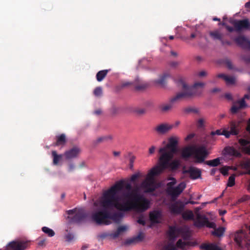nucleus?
<instances>
[{"label": "nucleus", "instance_id": "393cba45", "mask_svg": "<svg viewBox=\"0 0 250 250\" xmlns=\"http://www.w3.org/2000/svg\"><path fill=\"white\" fill-rule=\"evenodd\" d=\"M225 151L228 154L234 157H239L241 155L240 152L231 147H226L225 148Z\"/></svg>", "mask_w": 250, "mask_h": 250}, {"label": "nucleus", "instance_id": "13d9d810", "mask_svg": "<svg viewBox=\"0 0 250 250\" xmlns=\"http://www.w3.org/2000/svg\"><path fill=\"white\" fill-rule=\"evenodd\" d=\"M198 123L200 125H202L204 123V120L203 119H200L199 120H198Z\"/></svg>", "mask_w": 250, "mask_h": 250}, {"label": "nucleus", "instance_id": "37998d69", "mask_svg": "<svg viewBox=\"0 0 250 250\" xmlns=\"http://www.w3.org/2000/svg\"><path fill=\"white\" fill-rule=\"evenodd\" d=\"M137 222L140 224L145 225V220L144 216H140L137 220Z\"/></svg>", "mask_w": 250, "mask_h": 250}, {"label": "nucleus", "instance_id": "864d4df0", "mask_svg": "<svg viewBox=\"0 0 250 250\" xmlns=\"http://www.w3.org/2000/svg\"><path fill=\"white\" fill-rule=\"evenodd\" d=\"M250 98V95L249 94H246V95H245L243 98H242V99H244V100H245V99H249Z\"/></svg>", "mask_w": 250, "mask_h": 250}, {"label": "nucleus", "instance_id": "bb28decb", "mask_svg": "<svg viewBox=\"0 0 250 250\" xmlns=\"http://www.w3.org/2000/svg\"><path fill=\"white\" fill-rule=\"evenodd\" d=\"M66 142L65 135L62 134L57 137V141L55 144V146H63Z\"/></svg>", "mask_w": 250, "mask_h": 250}, {"label": "nucleus", "instance_id": "b1692460", "mask_svg": "<svg viewBox=\"0 0 250 250\" xmlns=\"http://www.w3.org/2000/svg\"><path fill=\"white\" fill-rule=\"evenodd\" d=\"M148 86L147 83L143 82L140 79H137L135 83H134V86L136 89L140 90H143L146 88Z\"/></svg>", "mask_w": 250, "mask_h": 250}, {"label": "nucleus", "instance_id": "6e6552de", "mask_svg": "<svg viewBox=\"0 0 250 250\" xmlns=\"http://www.w3.org/2000/svg\"><path fill=\"white\" fill-rule=\"evenodd\" d=\"M69 215L68 217L72 222L79 223L81 222L85 217L84 211L82 208H74L67 211Z\"/></svg>", "mask_w": 250, "mask_h": 250}, {"label": "nucleus", "instance_id": "a878e982", "mask_svg": "<svg viewBox=\"0 0 250 250\" xmlns=\"http://www.w3.org/2000/svg\"><path fill=\"white\" fill-rule=\"evenodd\" d=\"M201 247L205 250H222L218 246L213 243L203 244Z\"/></svg>", "mask_w": 250, "mask_h": 250}, {"label": "nucleus", "instance_id": "ea45409f", "mask_svg": "<svg viewBox=\"0 0 250 250\" xmlns=\"http://www.w3.org/2000/svg\"><path fill=\"white\" fill-rule=\"evenodd\" d=\"M134 111L136 113L141 115L146 113V110L145 108H136L134 109Z\"/></svg>", "mask_w": 250, "mask_h": 250}, {"label": "nucleus", "instance_id": "680f3d73", "mask_svg": "<svg viewBox=\"0 0 250 250\" xmlns=\"http://www.w3.org/2000/svg\"><path fill=\"white\" fill-rule=\"evenodd\" d=\"M226 97L228 98V99H231V95L230 94H226Z\"/></svg>", "mask_w": 250, "mask_h": 250}, {"label": "nucleus", "instance_id": "69168bd1", "mask_svg": "<svg viewBox=\"0 0 250 250\" xmlns=\"http://www.w3.org/2000/svg\"><path fill=\"white\" fill-rule=\"evenodd\" d=\"M87 248H88V246L87 245H84L82 246V250H85Z\"/></svg>", "mask_w": 250, "mask_h": 250}, {"label": "nucleus", "instance_id": "7ed1b4c3", "mask_svg": "<svg viewBox=\"0 0 250 250\" xmlns=\"http://www.w3.org/2000/svg\"><path fill=\"white\" fill-rule=\"evenodd\" d=\"M168 236L169 240L160 250H178L179 249L184 250L187 246L185 240L187 234L184 232V229L182 228L170 227Z\"/></svg>", "mask_w": 250, "mask_h": 250}, {"label": "nucleus", "instance_id": "c756f323", "mask_svg": "<svg viewBox=\"0 0 250 250\" xmlns=\"http://www.w3.org/2000/svg\"><path fill=\"white\" fill-rule=\"evenodd\" d=\"M182 216L184 219L186 220H193L194 214L192 211L187 210L183 212Z\"/></svg>", "mask_w": 250, "mask_h": 250}, {"label": "nucleus", "instance_id": "6e6d98bb", "mask_svg": "<svg viewBox=\"0 0 250 250\" xmlns=\"http://www.w3.org/2000/svg\"><path fill=\"white\" fill-rule=\"evenodd\" d=\"M247 130L250 133V119L247 126Z\"/></svg>", "mask_w": 250, "mask_h": 250}, {"label": "nucleus", "instance_id": "412c9836", "mask_svg": "<svg viewBox=\"0 0 250 250\" xmlns=\"http://www.w3.org/2000/svg\"><path fill=\"white\" fill-rule=\"evenodd\" d=\"M219 78L223 79L228 84H232L235 83V78L232 76L226 75L224 74H218L217 76Z\"/></svg>", "mask_w": 250, "mask_h": 250}, {"label": "nucleus", "instance_id": "e2e57ef3", "mask_svg": "<svg viewBox=\"0 0 250 250\" xmlns=\"http://www.w3.org/2000/svg\"><path fill=\"white\" fill-rule=\"evenodd\" d=\"M134 160V157L131 158L130 159V165H131V167H133V163Z\"/></svg>", "mask_w": 250, "mask_h": 250}, {"label": "nucleus", "instance_id": "f704fd0d", "mask_svg": "<svg viewBox=\"0 0 250 250\" xmlns=\"http://www.w3.org/2000/svg\"><path fill=\"white\" fill-rule=\"evenodd\" d=\"M240 166L242 168L249 169L250 168V160H248L241 163Z\"/></svg>", "mask_w": 250, "mask_h": 250}, {"label": "nucleus", "instance_id": "423d86ee", "mask_svg": "<svg viewBox=\"0 0 250 250\" xmlns=\"http://www.w3.org/2000/svg\"><path fill=\"white\" fill-rule=\"evenodd\" d=\"M239 130L238 125L233 122H231L230 124V126L227 128H224L223 130L221 129L217 130L215 131H212L211 135L213 136L215 135H224L226 138L229 137L230 135H235L238 134Z\"/></svg>", "mask_w": 250, "mask_h": 250}, {"label": "nucleus", "instance_id": "052dcab7", "mask_svg": "<svg viewBox=\"0 0 250 250\" xmlns=\"http://www.w3.org/2000/svg\"><path fill=\"white\" fill-rule=\"evenodd\" d=\"M245 7L247 8H250V1L245 4Z\"/></svg>", "mask_w": 250, "mask_h": 250}, {"label": "nucleus", "instance_id": "0eeeda50", "mask_svg": "<svg viewBox=\"0 0 250 250\" xmlns=\"http://www.w3.org/2000/svg\"><path fill=\"white\" fill-rule=\"evenodd\" d=\"M177 140L176 138L171 137L169 139L168 144L159 149V153L162 154H174L177 151Z\"/></svg>", "mask_w": 250, "mask_h": 250}, {"label": "nucleus", "instance_id": "20e7f679", "mask_svg": "<svg viewBox=\"0 0 250 250\" xmlns=\"http://www.w3.org/2000/svg\"><path fill=\"white\" fill-rule=\"evenodd\" d=\"M182 157L187 159L192 156L197 163L204 162L208 155L206 147L204 146H191L184 148L182 150Z\"/></svg>", "mask_w": 250, "mask_h": 250}, {"label": "nucleus", "instance_id": "c03bdc74", "mask_svg": "<svg viewBox=\"0 0 250 250\" xmlns=\"http://www.w3.org/2000/svg\"><path fill=\"white\" fill-rule=\"evenodd\" d=\"M110 234H111V233H104L101 234L100 235V237L101 238H102V239H104V238H105L106 237H110L111 238H112L111 237Z\"/></svg>", "mask_w": 250, "mask_h": 250}, {"label": "nucleus", "instance_id": "de8ad7c7", "mask_svg": "<svg viewBox=\"0 0 250 250\" xmlns=\"http://www.w3.org/2000/svg\"><path fill=\"white\" fill-rule=\"evenodd\" d=\"M139 175L138 174H135L133 175L131 177V180L132 181H134L139 177Z\"/></svg>", "mask_w": 250, "mask_h": 250}, {"label": "nucleus", "instance_id": "774afa93", "mask_svg": "<svg viewBox=\"0 0 250 250\" xmlns=\"http://www.w3.org/2000/svg\"><path fill=\"white\" fill-rule=\"evenodd\" d=\"M44 242L45 241L44 240H42V241H41L39 243V245L40 246H42L43 245L44 243Z\"/></svg>", "mask_w": 250, "mask_h": 250}, {"label": "nucleus", "instance_id": "9d476101", "mask_svg": "<svg viewBox=\"0 0 250 250\" xmlns=\"http://www.w3.org/2000/svg\"><path fill=\"white\" fill-rule=\"evenodd\" d=\"M27 242L15 240L8 243L5 247L6 250H25L27 247Z\"/></svg>", "mask_w": 250, "mask_h": 250}, {"label": "nucleus", "instance_id": "79ce46f5", "mask_svg": "<svg viewBox=\"0 0 250 250\" xmlns=\"http://www.w3.org/2000/svg\"><path fill=\"white\" fill-rule=\"evenodd\" d=\"M249 198H250L249 196L245 195H244L242 197L239 199L238 201L239 203H241V202H243L244 201L249 200Z\"/></svg>", "mask_w": 250, "mask_h": 250}, {"label": "nucleus", "instance_id": "473e14b6", "mask_svg": "<svg viewBox=\"0 0 250 250\" xmlns=\"http://www.w3.org/2000/svg\"><path fill=\"white\" fill-rule=\"evenodd\" d=\"M42 230L43 232L47 234L49 237H52L55 235V232L52 229L48 227H43L42 228Z\"/></svg>", "mask_w": 250, "mask_h": 250}, {"label": "nucleus", "instance_id": "603ef678", "mask_svg": "<svg viewBox=\"0 0 250 250\" xmlns=\"http://www.w3.org/2000/svg\"><path fill=\"white\" fill-rule=\"evenodd\" d=\"M193 137V135L191 134H189L188 135L186 138V140L187 141H188V140H190L191 138H192Z\"/></svg>", "mask_w": 250, "mask_h": 250}, {"label": "nucleus", "instance_id": "cd10ccee", "mask_svg": "<svg viewBox=\"0 0 250 250\" xmlns=\"http://www.w3.org/2000/svg\"><path fill=\"white\" fill-rule=\"evenodd\" d=\"M108 72L107 70H104L99 71L96 75V78L98 82L102 81L106 76Z\"/></svg>", "mask_w": 250, "mask_h": 250}, {"label": "nucleus", "instance_id": "ddd939ff", "mask_svg": "<svg viewBox=\"0 0 250 250\" xmlns=\"http://www.w3.org/2000/svg\"><path fill=\"white\" fill-rule=\"evenodd\" d=\"M234 41L241 47L250 49V41L245 36L242 35L239 36L234 39Z\"/></svg>", "mask_w": 250, "mask_h": 250}, {"label": "nucleus", "instance_id": "dca6fc26", "mask_svg": "<svg viewBox=\"0 0 250 250\" xmlns=\"http://www.w3.org/2000/svg\"><path fill=\"white\" fill-rule=\"evenodd\" d=\"M239 144L242 150L246 153L250 155V141L245 139H240Z\"/></svg>", "mask_w": 250, "mask_h": 250}, {"label": "nucleus", "instance_id": "f257e3e1", "mask_svg": "<svg viewBox=\"0 0 250 250\" xmlns=\"http://www.w3.org/2000/svg\"><path fill=\"white\" fill-rule=\"evenodd\" d=\"M174 154H162L160 155L158 165L150 169L145 179L140 186L136 185L132 188L130 184L125 186V191H122L123 182L118 181L109 189L104 191L102 196L94 202V206L97 208L91 215L92 220L99 225H108L109 219L117 221L118 215L112 213V211L117 209L127 211L134 209L138 212H143L149 208V201L140 192L150 193L158 187L155 177L160 175L165 169L169 168L171 170L178 168L180 165L179 159H174L170 162Z\"/></svg>", "mask_w": 250, "mask_h": 250}, {"label": "nucleus", "instance_id": "6ab92c4d", "mask_svg": "<svg viewBox=\"0 0 250 250\" xmlns=\"http://www.w3.org/2000/svg\"><path fill=\"white\" fill-rule=\"evenodd\" d=\"M113 137L111 135L102 136L98 137L93 141L94 145H96L102 143L110 141L112 140Z\"/></svg>", "mask_w": 250, "mask_h": 250}, {"label": "nucleus", "instance_id": "f3484780", "mask_svg": "<svg viewBox=\"0 0 250 250\" xmlns=\"http://www.w3.org/2000/svg\"><path fill=\"white\" fill-rule=\"evenodd\" d=\"M161 212L158 210H154L149 213L150 220L152 223H158L161 220Z\"/></svg>", "mask_w": 250, "mask_h": 250}, {"label": "nucleus", "instance_id": "f8f14e48", "mask_svg": "<svg viewBox=\"0 0 250 250\" xmlns=\"http://www.w3.org/2000/svg\"><path fill=\"white\" fill-rule=\"evenodd\" d=\"M173 125L167 123H163L157 125L154 128L158 134H165L171 130Z\"/></svg>", "mask_w": 250, "mask_h": 250}, {"label": "nucleus", "instance_id": "72a5a7b5", "mask_svg": "<svg viewBox=\"0 0 250 250\" xmlns=\"http://www.w3.org/2000/svg\"><path fill=\"white\" fill-rule=\"evenodd\" d=\"M210 35L215 40H221L222 39V34L218 31L210 32Z\"/></svg>", "mask_w": 250, "mask_h": 250}, {"label": "nucleus", "instance_id": "8fccbe9b", "mask_svg": "<svg viewBox=\"0 0 250 250\" xmlns=\"http://www.w3.org/2000/svg\"><path fill=\"white\" fill-rule=\"evenodd\" d=\"M118 110V108L115 106H113L111 109V112L113 114L116 113Z\"/></svg>", "mask_w": 250, "mask_h": 250}, {"label": "nucleus", "instance_id": "0e129e2a", "mask_svg": "<svg viewBox=\"0 0 250 250\" xmlns=\"http://www.w3.org/2000/svg\"><path fill=\"white\" fill-rule=\"evenodd\" d=\"M188 203H190L191 204H198V202H194V201H190L187 203H186V204H188Z\"/></svg>", "mask_w": 250, "mask_h": 250}, {"label": "nucleus", "instance_id": "09e8293b", "mask_svg": "<svg viewBox=\"0 0 250 250\" xmlns=\"http://www.w3.org/2000/svg\"><path fill=\"white\" fill-rule=\"evenodd\" d=\"M167 76H166V75L164 76V77L162 78L157 80V83H160V84H163L164 83V79Z\"/></svg>", "mask_w": 250, "mask_h": 250}, {"label": "nucleus", "instance_id": "a211bd4d", "mask_svg": "<svg viewBox=\"0 0 250 250\" xmlns=\"http://www.w3.org/2000/svg\"><path fill=\"white\" fill-rule=\"evenodd\" d=\"M80 152V149L77 147H74L66 151L64 155L66 159H70L76 157Z\"/></svg>", "mask_w": 250, "mask_h": 250}, {"label": "nucleus", "instance_id": "3c124183", "mask_svg": "<svg viewBox=\"0 0 250 250\" xmlns=\"http://www.w3.org/2000/svg\"><path fill=\"white\" fill-rule=\"evenodd\" d=\"M201 208H202V207H197V208H195V215H197L198 214H200L199 213V210L200 209H201Z\"/></svg>", "mask_w": 250, "mask_h": 250}, {"label": "nucleus", "instance_id": "5fc2aeb1", "mask_svg": "<svg viewBox=\"0 0 250 250\" xmlns=\"http://www.w3.org/2000/svg\"><path fill=\"white\" fill-rule=\"evenodd\" d=\"M74 166L73 165L71 164L69 165V171H71L73 170L74 169Z\"/></svg>", "mask_w": 250, "mask_h": 250}, {"label": "nucleus", "instance_id": "c85d7f7f", "mask_svg": "<svg viewBox=\"0 0 250 250\" xmlns=\"http://www.w3.org/2000/svg\"><path fill=\"white\" fill-rule=\"evenodd\" d=\"M205 164L211 167H216L220 164V159L217 158L213 160L207 161Z\"/></svg>", "mask_w": 250, "mask_h": 250}, {"label": "nucleus", "instance_id": "2f4dec72", "mask_svg": "<svg viewBox=\"0 0 250 250\" xmlns=\"http://www.w3.org/2000/svg\"><path fill=\"white\" fill-rule=\"evenodd\" d=\"M225 231V228L223 227H220L218 229H215L212 232V234L220 237L222 236Z\"/></svg>", "mask_w": 250, "mask_h": 250}, {"label": "nucleus", "instance_id": "a18cd8bd", "mask_svg": "<svg viewBox=\"0 0 250 250\" xmlns=\"http://www.w3.org/2000/svg\"><path fill=\"white\" fill-rule=\"evenodd\" d=\"M155 149H156V148L154 146H151L149 148V153L150 154H153L154 152Z\"/></svg>", "mask_w": 250, "mask_h": 250}, {"label": "nucleus", "instance_id": "58836bf2", "mask_svg": "<svg viewBox=\"0 0 250 250\" xmlns=\"http://www.w3.org/2000/svg\"><path fill=\"white\" fill-rule=\"evenodd\" d=\"M231 168L230 167H224L220 169V171L224 175H227L229 169Z\"/></svg>", "mask_w": 250, "mask_h": 250}, {"label": "nucleus", "instance_id": "f03ea898", "mask_svg": "<svg viewBox=\"0 0 250 250\" xmlns=\"http://www.w3.org/2000/svg\"><path fill=\"white\" fill-rule=\"evenodd\" d=\"M178 84L179 87L182 88L181 91L172 97L170 102L167 104H162L160 105V109L163 112H167L170 110L176 102L187 98L191 97L195 94H200L205 83L203 82H197L190 87L188 85L185 81L182 78L178 80Z\"/></svg>", "mask_w": 250, "mask_h": 250}, {"label": "nucleus", "instance_id": "1a4fd4ad", "mask_svg": "<svg viewBox=\"0 0 250 250\" xmlns=\"http://www.w3.org/2000/svg\"><path fill=\"white\" fill-rule=\"evenodd\" d=\"M194 224L197 227H202L206 226L209 228L215 229L216 225L214 222H210L208 219L205 216L201 214H198L195 215Z\"/></svg>", "mask_w": 250, "mask_h": 250}, {"label": "nucleus", "instance_id": "aec40b11", "mask_svg": "<svg viewBox=\"0 0 250 250\" xmlns=\"http://www.w3.org/2000/svg\"><path fill=\"white\" fill-rule=\"evenodd\" d=\"M245 235L242 232H237L235 235V241L236 243L238 246L240 248H242L244 245V241Z\"/></svg>", "mask_w": 250, "mask_h": 250}, {"label": "nucleus", "instance_id": "4c0bfd02", "mask_svg": "<svg viewBox=\"0 0 250 250\" xmlns=\"http://www.w3.org/2000/svg\"><path fill=\"white\" fill-rule=\"evenodd\" d=\"M103 94L102 88L101 87H96L94 90V94L96 97H101Z\"/></svg>", "mask_w": 250, "mask_h": 250}, {"label": "nucleus", "instance_id": "e433bc0d", "mask_svg": "<svg viewBox=\"0 0 250 250\" xmlns=\"http://www.w3.org/2000/svg\"><path fill=\"white\" fill-rule=\"evenodd\" d=\"M64 238L66 241L70 242L74 239V236L72 233L67 232V233L64 235Z\"/></svg>", "mask_w": 250, "mask_h": 250}, {"label": "nucleus", "instance_id": "49530a36", "mask_svg": "<svg viewBox=\"0 0 250 250\" xmlns=\"http://www.w3.org/2000/svg\"><path fill=\"white\" fill-rule=\"evenodd\" d=\"M207 75V73L205 71H202L199 72V73H198V76L201 77L205 76Z\"/></svg>", "mask_w": 250, "mask_h": 250}, {"label": "nucleus", "instance_id": "4be33fe9", "mask_svg": "<svg viewBox=\"0 0 250 250\" xmlns=\"http://www.w3.org/2000/svg\"><path fill=\"white\" fill-rule=\"evenodd\" d=\"M128 229V227L127 226H120L117 230L111 233L110 236L112 239H115L119 236L122 233L125 232Z\"/></svg>", "mask_w": 250, "mask_h": 250}, {"label": "nucleus", "instance_id": "c9c22d12", "mask_svg": "<svg viewBox=\"0 0 250 250\" xmlns=\"http://www.w3.org/2000/svg\"><path fill=\"white\" fill-rule=\"evenodd\" d=\"M235 175L232 174L231 175L229 178V181L228 183V186L229 187H231L235 184Z\"/></svg>", "mask_w": 250, "mask_h": 250}, {"label": "nucleus", "instance_id": "bf43d9fd", "mask_svg": "<svg viewBox=\"0 0 250 250\" xmlns=\"http://www.w3.org/2000/svg\"><path fill=\"white\" fill-rule=\"evenodd\" d=\"M130 84H132V83H129V82H126V83H124L123 84V85L124 86H127V85H130Z\"/></svg>", "mask_w": 250, "mask_h": 250}, {"label": "nucleus", "instance_id": "338daca9", "mask_svg": "<svg viewBox=\"0 0 250 250\" xmlns=\"http://www.w3.org/2000/svg\"><path fill=\"white\" fill-rule=\"evenodd\" d=\"M113 154L115 156H119L120 155V152L118 151H114Z\"/></svg>", "mask_w": 250, "mask_h": 250}, {"label": "nucleus", "instance_id": "4d7b16f0", "mask_svg": "<svg viewBox=\"0 0 250 250\" xmlns=\"http://www.w3.org/2000/svg\"><path fill=\"white\" fill-rule=\"evenodd\" d=\"M227 212L226 210H220L219 213L220 215H223Z\"/></svg>", "mask_w": 250, "mask_h": 250}, {"label": "nucleus", "instance_id": "2eb2a0df", "mask_svg": "<svg viewBox=\"0 0 250 250\" xmlns=\"http://www.w3.org/2000/svg\"><path fill=\"white\" fill-rule=\"evenodd\" d=\"M250 25L249 21L247 19L236 21L234 23V26L237 31L248 29Z\"/></svg>", "mask_w": 250, "mask_h": 250}, {"label": "nucleus", "instance_id": "5701e85b", "mask_svg": "<svg viewBox=\"0 0 250 250\" xmlns=\"http://www.w3.org/2000/svg\"><path fill=\"white\" fill-rule=\"evenodd\" d=\"M183 208V206H179L177 203H174L170 206V209L171 212L175 214H179L182 212Z\"/></svg>", "mask_w": 250, "mask_h": 250}, {"label": "nucleus", "instance_id": "4468645a", "mask_svg": "<svg viewBox=\"0 0 250 250\" xmlns=\"http://www.w3.org/2000/svg\"><path fill=\"white\" fill-rule=\"evenodd\" d=\"M247 106L244 99H241L233 103L230 108V111L232 113H237L240 109L245 108Z\"/></svg>", "mask_w": 250, "mask_h": 250}, {"label": "nucleus", "instance_id": "39448f33", "mask_svg": "<svg viewBox=\"0 0 250 250\" xmlns=\"http://www.w3.org/2000/svg\"><path fill=\"white\" fill-rule=\"evenodd\" d=\"M172 181L167 183V192L174 198L177 197L186 188V184L185 182H181L177 187L173 186L176 183V180L172 178L170 179Z\"/></svg>", "mask_w": 250, "mask_h": 250}, {"label": "nucleus", "instance_id": "9b49d317", "mask_svg": "<svg viewBox=\"0 0 250 250\" xmlns=\"http://www.w3.org/2000/svg\"><path fill=\"white\" fill-rule=\"evenodd\" d=\"M183 173L188 174L192 179H196L200 178L201 172L200 170L194 167H189L183 169Z\"/></svg>", "mask_w": 250, "mask_h": 250}, {"label": "nucleus", "instance_id": "7c9ffc66", "mask_svg": "<svg viewBox=\"0 0 250 250\" xmlns=\"http://www.w3.org/2000/svg\"><path fill=\"white\" fill-rule=\"evenodd\" d=\"M52 154L53 157V164L55 165H57L60 160L61 159L62 155H58L56 151H52Z\"/></svg>", "mask_w": 250, "mask_h": 250}, {"label": "nucleus", "instance_id": "a19ab883", "mask_svg": "<svg viewBox=\"0 0 250 250\" xmlns=\"http://www.w3.org/2000/svg\"><path fill=\"white\" fill-rule=\"evenodd\" d=\"M138 240H139V237H135V238H131V239H128V240H126V244H133V243H135L137 241H138Z\"/></svg>", "mask_w": 250, "mask_h": 250}]
</instances>
